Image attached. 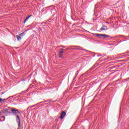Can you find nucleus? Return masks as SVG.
I'll return each mask as SVG.
<instances>
[{
	"label": "nucleus",
	"mask_w": 129,
	"mask_h": 129,
	"mask_svg": "<svg viewBox=\"0 0 129 129\" xmlns=\"http://www.w3.org/2000/svg\"><path fill=\"white\" fill-rule=\"evenodd\" d=\"M95 36H96L98 38L100 39H105L107 37H108V35L106 34H100L98 33H95Z\"/></svg>",
	"instance_id": "1"
},
{
	"label": "nucleus",
	"mask_w": 129,
	"mask_h": 129,
	"mask_svg": "<svg viewBox=\"0 0 129 129\" xmlns=\"http://www.w3.org/2000/svg\"><path fill=\"white\" fill-rule=\"evenodd\" d=\"M24 36H25L24 32L21 33L19 35H16L17 40H18V41H21V40L24 38Z\"/></svg>",
	"instance_id": "2"
},
{
	"label": "nucleus",
	"mask_w": 129,
	"mask_h": 129,
	"mask_svg": "<svg viewBox=\"0 0 129 129\" xmlns=\"http://www.w3.org/2000/svg\"><path fill=\"white\" fill-rule=\"evenodd\" d=\"M11 111L12 113L14 115H18V114H19V113H20V112L19 111V110H18V109H11Z\"/></svg>",
	"instance_id": "3"
},
{
	"label": "nucleus",
	"mask_w": 129,
	"mask_h": 129,
	"mask_svg": "<svg viewBox=\"0 0 129 129\" xmlns=\"http://www.w3.org/2000/svg\"><path fill=\"white\" fill-rule=\"evenodd\" d=\"M63 53H64V49L61 48L58 52V58H61L62 56H63Z\"/></svg>",
	"instance_id": "4"
},
{
	"label": "nucleus",
	"mask_w": 129,
	"mask_h": 129,
	"mask_svg": "<svg viewBox=\"0 0 129 129\" xmlns=\"http://www.w3.org/2000/svg\"><path fill=\"white\" fill-rule=\"evenodd\" d=\"M65 116H66V112L63 111L61 112V113L60 114V119H63V118L65 117Z\"/></svg>",
	"instance_id": "5"
},
{
	"label": "nucleus",
	"mask_w": 129,
	"mask_h": 129,
	"mask_svg": "<svg viewBox=\"0 0 129 129\" xmlns=\"http://www.w3.org/2000/svg\"><path fill=\"white\" fill-rule=\"evenodd\" d=\"M16 120L18 123V126H20L21 125V119H20V117L18 115H16Z\"/></svg>",
	"instance_id": "6"
},
{
	"label": "nucleus",
	"mask_w": 129,
	"mask_h": 129,
	"mask_svg": "<svg viewBox=\"0 0 129 129\" xmlns=\"http://www.w3.org/2000/svg\"><path fill=\"white\" fill-rule=\"evenodd\" d=\"M107 27L105 25H103L102 27L100 28V31H106Z\"/></svg>",
	"instance_id": "7"
},
{
	"label": "nucleus",
	"mask_w": 129,
	"mask_h": 129,
	"mask_svg": "<svg viewBox=\"0 0 129 129\" xmlns=\"http://www.w3.org/2000/svg\"><path fill=\"white\" fill-rule=\"evenodd\" d=\"M31 17H32V15H29L28 17H27L24 20V24H26V22H27V21H28V20H29Z\"/></svg>",
	"instance_id": "8"
},
{
	"label": "nucleus",
	"mask_w": 129,
	"mask_h": 129,
	"mask_svg": "<svg viewBox=\"0 0 129 129\" xmlns=\"http://www.w3.org/2000/svg\"><path fill=\"white\" fill-rule=\"evenodd\" d=\"M2 119H0V121H5V120H6V117H5L4 116H3L2 117Z\"/></svg>",
	"instance_id": "9"
},
{
	"label": "nucleus",
	"mask_w": 129,
	"mask_h": 129,
	"mask_svg": "<svg viewBox=\"0 0 129 129\" xmlns=\"http://www.w3.org/2000/svg\"><path fill=\"white\" fill-rule=\"evenodd\" d=\"M4 111H5V112H6V113H7V112L8 113H11V112H9V109H5Z\"/></svg>",
	"instance_id": "10"
},
{
	"label": "nucleus",
	"mask_w": 129,
	"mask_h": 129,
	"mask_svg": "<svg viewBox=\"0 0 129 129\" xmlns=\"http://www.w3.org/2000/svg\"><path fill=\"white\" fill-rule=\"evenodd\" d=\"M3 100H4L2 98H0V103L2 102V101H3Z\"/></svg>",
	"instance_id": "11"
},
{
	"label": "nucleus",
	"mask_w": 129,
	"mask_h": 129,
	"mask_svg": "<svg viewBox=\"0 0 129 129\" xmlns=\"http://www.w3.org/2000/svg\"><path fill=\"white\" fill-rule=\"evenodd\" d=\"M18 129H20V127H18Z\"/></svg>",
	"instance_id": "12"
},
{
	"label": "nucleus",
	"mask_w": 129,
	"mask_h": 129,
	"mask_svg": "<svg viewBox=\"0 0 129 129\" xmlns=\"http://www.w3.org/2000/svg\"><path fill=\"white\" fill-rule=\"evenodd\" d=\"M1 112H0V114H1Z\"/></svg>",
	"instance_id": "13"
}]
</instances>
